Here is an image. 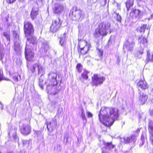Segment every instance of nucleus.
Masks as SVG:
<instances>
[{
  "mask_svg": "<svg viewBox=\"0 0 153 153\" xmlns=\"http://www.w3.org/2000/svg\"><path fill=\"white\" fill-rule=\"evenodd\" d=\"M118 113L119 110L117 108L103 107L99 114V119L105 126H110L117 118Z\"/></svg>",
  "mask_w": 153,
  "mask_h": 153,
  "instance_id": "obj_1",
  "label": "nucleus"
},
{
  "mask_svg": "<svg viewBox=\"0 0 153 153\" xmlns=\"http://www.w3.org/2000/svg\"><path fill=\"white\" fill-rule=\"evenodd\" d=\"M57 77L56 73L54 72H51L48 74V78L45 82L48 94L54 95L58 93L61 88L60 85L57 86Z\"/></svg>",
  "mask_w": 153,
  "mask_h": 153,
  "instance_id": "obj_2",
  "label": "nucleus"
},
{
  "mask_svg": "<svg viewBox=\"0 0 153 153\" xmlns=\"http://www.w3.org/2000/svg\"><path fill=\"white\" fill-rule=\"evenodd\" d=\"M111 26L110 23L107 22H103L100 23L98 27L95 30L94 35L96 38H98L100 36H106L109 30L110 33L111 31L110 29Z\"/></svg>",
  "mask_w": 153,
  "mask_h": 153,
  "instance_id": "obj_3",
  "label": "nucleus"
},
{
  "mask_svg": "<svg viewBox=\"0 0 153 153\" xmlns=\"http://www.w3.org/2000/svg\"><path fill=\"white\" fill-rule=\"evenodd\" d=\"M82 14V10L74 7L71 10L69 15L72 20L79 21L81 20Z\"/></svg>",
  "mask_w": 153,
  "mask_h": 153,
  "instance_id": "obj_4",
  "label": "nucleus"
},
{
  "mask_svg": "<svg viewBox=\"0 0 153 153\" xmlns=\"http://www.w3.org/2000/svg\"><path fill=\"white\" fill-rule=\"evenodd\" d=\"M31 34L28 36H25L27 37L26 47L33 48L37 43V39L33 35V34Z\"/></svg>",
  "mask_w": 153,
  "mask_h": 153,
  "instance_id": "obj_5",
  "label": "nucleus"
},
{
  "mask_svg": "<svg viewBox=\"0 0 153 153\" xmlns=\"http://www.w3.org/2000/svg\"><path fill=\"white\" fill-rule=\"evenodd\" d=\"M62 21L59 18L53 20L51 25L50 31L53 33L57 31L61 28Z\"/></svg>",
  "mask_w": 153,
  "mask_h": 153,
  "instance_id": "obj_6",
  "label": "nucleus"
},
{
  "mask_svg": "<svg viewBox=\"0 0 153 153\" xmlns=\"http://www.w3.org/2000/svg\"><path fill=\"white\" fill-rule=\"evenodd\" d=\"M134 45V39L130 37L128 38L124 44L123 48L126 49L128 51H132L133 50Z\"/></svg>",
  "mask_w": 153,
  "mask_h": 153,
  "instance_id": "obj_7",
  "label": "nucleus"
},
{
  "mask_svg": "<svg viewBox=\"0 0 153 153\" xmlns=\"http://www.w3.org/2000/svg\"><path fill=\"white\" fill-rule=\"evenodd\" d=\"M24 30L25 36L33 34V27L30 22L26 21L24 23Z\"/></svg>",
  "mask_w": 153,
  "mask_h": 153,
  "instance_id": "obj_8",
  "label": "nucleus"
},
{
  "mask_svg": "<svg viewBox=\"0 0 153 153\" xmlns=\"http://www.w3.org/2000/svg\"><path fill=\"white\" fill-rule=\"evenodd\" d=\"M20 131L21 133L24 135H27L31 131V128L30 125L27 123H24L19 126Z\"/></svg>",
  "mask_w": 153,
  "mask_h": 153,
  "instance_id": "obj_9",
  "label": "nucleus"
},
{
  "mask_svg": "<svg viewBox=\"0 0 153 153\" xmlns=\"http://www.w3.org/2000/svg\"><path fill=\"white\" fill-rule=\"evenodd\" d=\"M105 79L104 77L96 74H94L92 77L93 84L96 86L102 84Z\"/></svg>",
  "mask_w": 153,
  "mask_h": 153,
  "instance_id": "obj_10",
  "label": "nucleus"
},
{
  "mask_svg": "<svg viewBox=\"0 0 153 153\" xmlns=\"http://www.w3.org/2000/svg\"><path fill=\"white\" fill-rule=\"evenodd\" d=\"M31 48L25 47V58L28 62L33 61L34 56V53L31 50Z\"/></svg>",
  "mask_w": 153,
  "mask_h": 153,
  "instance_id": "obj_11",
  "label": "nucleus"
},
{
  "mask_svg": "<svg viewBox=\"0 0 153 153\" xmlns=\"http://www.w3.org/2000/svg\"><path fill=\"white\" fill-rule=\"evenodd\" d=\"M46 124L47 128L49 132L53 131L57 126L56 120L55 118L52 119L50 121L48 122L46 121Z\"/></svg>",
  "mask_w": 153,
  "mask_h": 153,
  "instance_id": "obj_12",
  "label": "nucleus"
},
{
  "mask_svg": "<svg viewBox=\"0 0 153 153\" xmlns=\"http://www.w3.org/2000/svg\"><path fill=\"white\" fill-rule=\"evenodd\" d=\"M136 140L135 137L134 135L131 136L120 138V143L121 144H129L131 142L134 143Z\"/></svg>",
  "mask_w": 153,
  "mask_h": 153,
  "instance_id": "obj_13",
  "label": "nucleus"
},
{
  "mask_svg": "<svg viewBox=\"0 0 153 153\" xmlns=\"http://www.w3.org/2000/svg\"><path fill=\"white\" fill-rule=\"evenodd\" d=\"M37 68L38 74H41L42 76L43 74L44 71V70L42 66L39 64H35L33 65L31 68L30 70L33 73L36 71V68Z\"/></svg>",
  "mask_w": 153,
  "mask_h": 153,
  "instance_id": "obj_14",
  "label": "nucleus"
},
{
  "mask_svg": "<svg viewBox=\"0 0 153 153\" xmlns=\"http://www.w3.org/2000/svg\"><path fill=\"white\" fill-rule=\"evenodd\" d=\"M148 131L149 133V139L153 145V121L150 120L148 124Z\"/></svg>",
  "mask_w": 153,
  "mask_h": 153,
  "instance_id": "obj_15",
  "label": "nucleus"
},
{
  "mask_svg": "<svg viewBox=\"0 0 153 153\" xmlns=\"http://www.w3.org/2000/svg\"><path fill=\"white\" fill-rule=\"evenodd\" d=\"M63 10V6L62 5L56 4L53 8V11L54 13L60 14L62 13Z\"/></svg>",
  "mask_w": 153,
  "mask_h": 153,
  "instance_id": "obj_16",
  "label": "nucleus"
},
{
  "mask_svg": "<svg viewBox=\"0 0 153 153\" xmlns=\"http://www.w3.org/2000/svg\"><path fill=\"white\" fill-rule=\"evenodd\" d=\"M138 42L139 43L141 48L144 49V48L147 46V40L146 39L141 36L139 38Z\"/></svg>",
  "mask_w": 153,
  "mask_h": 153,
  "instance_id": "obj_17",
  "label": "nucleus"
},
{
  "mask_svg": "<svg viewBox=\"0 0 153 153\" xmlns=\"http://www.w3.org/2000/svg\"><path fill=\"white\" fill-rule=\"evenodd\" d=\"M137 85L143 90L146 89L148 88L147 83L144 79L139 81L137 83Z\"/></svg>",
  "mask_w": 153,
  "mask_h": 153,
  "instance_id": "obj_18",
  "label": "nucleus"
},
{
  "mask_svg": "<svg viewBox=\"0 0 153 153\" xmlns=\"http://www.w3.org/2000/svg\"><path fill=\"white\" fill-rule=\"evenodd\" d=\"M141 14V12L138 9L133 8L130 13V16L132 17H137Z\"/></svg>",
  "mask_w": 153,
  "mask_h": 153,
  "instance_id": "obj_19",
  "label": "nucleus"
},
{
  "mask_svg": "<svg viewBox=\"0 0 153 153\" xmlns=\"http://www.w3.org/2000/svg\"><path fill=\"white\" fill-rule=\"evenodd\" d=\"M153 62V52L148 50L147 51V57L145 63L147 64L149 62Z\"/></svg>",
  "mask_w": 153,
  "mask_h": 153,
  "instance_id": "obj_20",
  "label": "nucleus"
},
{
  "mask_svg": "<svg viewBox=\"0 0 153 153\" xmlns=\"http://www.w3.org/2000/svg\"><path fill=\"white\" fill-rule=\"evenodd\" d=\"M140 96L139 97V100L142 104H144L148 99V96L146 94L143 93H140Z\"/></svg>",
  "mask_w": 153,
  "mask_h": 153,
  "instance_id": "obj_21",
  "label": "nucleus"
},
{
  "mask_svg": "<svg viewBox=\"0 0 153 153\" xmlns=\"http://www.w3.org/2000/svg\"><path fill=\"white\" fill-rule=\"evenodd\" d=\"M91 47V45H88L84 46L82 48H79L80 50V53L82 55H85L89 51V48Z\"/></svg>",
  "mask_w": 153,
  "mask_h": 153,
  "instance_id": "obj_22",
  "label": "nucleus"
},
{
  "mask_svg": "<svg viewBox=\"0 0 153 153\" xmlns=\"http://www.w3.org/2000/svg\"><path fill=\"white\" fill-rule=\"evenodd\" d=\"M38 9L37 8H33L30 13V17L31 19L33 20L35 19L38 14Z\"/></svg>",
  "mask_w": 153,
  "mask_h": 153,
  "instance_id": "obj_23",
  "label": "nucleus"
},
{
  "mask_svg": "<svg viewBox=\"0 0 153 153\" xmlns=\"http://www.w3.org/2000/svg\"><path fill=\"white\" fill-rule=\"evenodd\" d=\"M66 34L64 33L62 35H61L60 38H59V43L61 46H64L66 44L65 39Z\"/></svg>",
  "mask_w": 153,
  "mask_h": 153,
  "instance_id": "obj_24",
  "label": "nucleus"
},
{
  "mask_svg": "<svg viewBox=\"0 0 153 153\" xmlns=\"http://www.w3.org/2000/svg\"><path fill=\"white\" fill-rule=\"evenodd\" d=\"M104 144L105 146V148L110 150L114 148L115 146V145L112 144V142H104Z\"/></svg>",
  "mask_w": 153,
  "mask_h": 153,
  "instance_id": "obj_25",
  "label": "nucleus"
},
{
  "mask_svg": "<svg viewBox=\"0 0 153 153\" xmlns=\"http://www.w3.org/2000/svg\"><path fill=\"white\" fill-rule=\"evenodd\" d=\"M126 4L127 10L128 11L130 10V8L133 5L134 1L133 0H128L126 2Z\"/></svg>",
  "mask_w": 153,
  "mask_h": 153,
  "instance_id": "obj_26",
  "label": "nucleus"
},
{
  "mask_svg": "<svg viewBox=\"0 0 153 153\" xmlns=\"http://www.w3.org/2000/svg\"><path fill=\"white\" fill-rule=\"evenodd\" d=\"M14 49L16 53L19 54L21 53V48L19 43L16 42L14 43Z\"/></svg>",
  "mask_w": 153,
  "mask_h": 153,
  "instance_id": "obj_27",
  "label": "nucleus"
},
{
  "mask_svg": "<svg viewBox=\"0 0 153 153\" xmlns=\"http://www.w3.org/2000/svg\"><path fill=\"white\" fill-rule=\"evenodd\" d=\"M10 25H11L10 23L8 21V19L6 18V22L3 24V26H2L1 28V26H0V29H1V30H2L3 29H7L8 28Z\"/></svg>",
  "mask_w": 153,
  "mask_h": 153,
  "instance_id": "obj_28",
  "label": "nucleus"
},
{
  "mask_svg": "<svg viewBox=\"0 0 153 153\" xmlns=\"http://www.w3.org/2000/svg\"><path fill=\"white\" fill-rule=\"evenodd\" d=\"M3 35L7 39V40L8 42L7 46H8L10 41V32L8 31L4 32L3 33Z\"/></svg>",
  "mask_w": 153,
  "mask_h": 153,
  "instance_id": "obj_29",
  "label": "nucleus"
},
{
  "mask_svg": "<svg viewBox=\"0 0 153 153\" xmlns=\"http://www.w3.org/2000/svg\"><path fill=\"white\" fill-rule=\"evenodd\" d=\"M5 53L4 48L2 46H0V60H2Z\"/></svg>",
  "mask_w": 153,
  "mask_h": 153,
  "instance_id": "obj_30",
  "label": "nucleus"
},
{
  "mask_svg": "<svg viewBox=\"0 0 153 153\" xmlns=\"http://www.w3.org/2000/svg\"><path fill=\"white\" fill-rule=\"evenodd\" d=\"M143 48H141L140 50L137 51L136 53L135 54V56L136 58L140 59L141 57V55L143 53Z\"/></svg>",
  "mask_w": 153,
  "mask_h": 153,
  "instance_id": "obj_31",
  "label": "nucleus"
},
{
  "mask_svg": "<svg viewBox=\"0 0 153 153\" xmlns=\"http://www.w3.org/2000/svg\"><path fill=\"white\" fill-rule=\"evenodd\" d=\"M88 45L87 42L84 40H81L79 41L78 45V47L79 48H82L84 46Z\"/></svg>",
  "mask_w": 153,
  "mask_h": 153,
  "instance_id": "obj_32",
  "label": "nucleus"
},
{
  "mask_svg": "<svg viewBox=\"0 0 153 153\" xmlns=\"http://www.w3.org/2000/svg\"><path fill=\"white\" fill-rule=\"evenodd\" d=\"M22 143L24 146L27 147L29 146L31 143V140H22Z\"/></svg>",
  "mask_w": 153,
  "mask_h": 153,
  "instance_id": "obj_33",
  "label": "nucleus"
},
{
  "mask_svg": "<svg viewBox=\"0 0 153 153\" xmlns=\"http://www.w3.org/2000/svg\"><path fill=\"white\" fill-rule=\"evenodd\" d=\"M97 54L99 57V58L98 59V60H101L102 59V56L103 55V51L101 50H98L97 53Z\"/></svg>",
  "mask_w": 153,
  "mask_h": 153,
  "instance_id": "obj_34",
  "label": "nucleus"
},
{
  "mask_svg": "<svg viewBox=\"0 0 153 153\" xmlns=\"http://www.w3.org/2000/svg\"><path fill=\"white\" fill-rule=\"evenodd\" d=\"M88 72L87 71H85L82 74V76L83 78L85 79H87L88 76Z\"/></svg>",
  "mask_w": 153,
  "mask_h": 153,
  "instance_id": "obj_35",
  "label": "nucleus"
},
{
  "mask_svg": "<svg viewBox=\"0 0 153 153\" xmlns=\"http://www.w3.org/2000/svg\"><path fill=\"white\" fill-rule=\"evenodd\" d=\"M42 47L44 48L45 51H47L49 48V45L46 43H44L42 45Z\"/></svg>",
  "mask_w": 153,
  "mask_h": 153,
  "instance_id": "obj_36",
  "label": "nucleus"
},
{
  "mask_svg": "<svg viewBox=\"0 0 153 153\" xmlns=\"http://www.w3.org/2000/svg\"><path fill=\"white\" fill-rule=\"evenodd\" d=\"M34 135L37 137H43L41 135V132L40 131H34Z\"/></svg>",
  "mask_w": 153,
  "mask_h": 153,
  "instance_id": "obj_37",
  "label": "nucleus"
},
{
  "mask_svg": "<svg viewBox=\"0 0 153 153\" xmlns=\"http://www.w3.org/2000/svg\"><path fill=\"white\" fill-rule=\"evenodd\" d=\"M146 25H143L141 26L140 28L139 29V30L140 33L144 32L145 28L146 27Z\"/></svg>",
  "mask_w": 153,
  "mask_h": 153,
  "instance_id": "obj_38",
  "label": "nucleus"
},
{
  "mask_svg": "<svg viewBox=\"0 0 153 153\" xmlns=\"http://www.w3.org/2000/svg\"><path fill=\"white\" fill-rule=\"evenodd\" d=\"M76 69L79 73H80L82 71V66L80 64H78L76 66Z\"/></svg>",
  "mask_w": 153,
  "mask_h": 153,
  "instance_id": "obj_39",
  "label": "nucleus"
},
{
  "mask_svg": "<svg viewBox=\"0 0 153 153\" xmlns=\"http://www.w3.org/2000/svg\"><path fill=\"white\" fill-rule=\"evenodd\" d=\"M81 117L83 120H85L86 121V120L85 117V114L84 113V111L83 110H81Z\"/></svg>",
  "mask_w": 153,
  "mask_h": 153,
  "instance_id": "obj_40",
  "label": "nucleus"
},
{
  "mask_svg": "<svg viewBox=\"0 0 153 153\" xmlns=\"http://www.w3.org/2000/svg\"><path fill=\"white\" fill-rule=\"evenodd\" d=\"M54 149H56L58 151H60L61 150V146L60 145L58 144L56 147H54Z\"/></svg>",
  "mask_w": 153,
  "mask_h": 153,
  "instance_id": "obj_41",
  "label": "nucleus"
},
{
  "mask_svg": "<svg viewBox=\"0 0 153 153\" xmlns=\"http://www.w3.org/2000/svg\"><path fill=\"white\" fill-rule=\"evenodd\" d=\"M117 20L119 22H120L121 20V17L120 15L119 14H117Z\"/></svg>",
  "mask_w": 153,
  "mask_h": 153,
  "instance_id": "obj_42",
  "label": "nucleus"
},
{
  "mask_svg": "<svg viewBox=\"0 0 153 153\" xmlns=\"http://www.w3.org/2000/svg\"><path fill=\"white\" fill-rule=\"evenodd\" d=\"M57 103V101L56 100L52 101L51 102V105L54 107H55V105Z\"/></svg>",
  "mask_w": 153,
  "mask_h": 153,
  "instance_id": "obj_43",
  "label": "nucleus"
},
{
  "mask_svg": "<svg viewBox=\"0 0 153 153\" xmlns=\"http://www.w3.org/2000/svg\"><path fill=\"white\" fill-rule=\"evenodd\" d=\"M16 0H6L7 2L8 3H12L16 1Z\"/></svg>",
  "mask_w": 153,
  "mask_h": 153,
  "instance_id": "obj_44",
  "label": "nucleus"
},
{
  "mask_svg": "<svg viewBox=\"0 0 153 153\" xmlns=\"http://www.w3.org/2000/svg\"><path fill=\"white\" fill-rule=\"evenodd\" d=\"M87 114L88 117H91L92 116V114L90 112H87Z\"/></svg>",
  "mask_w": 153,
  "mask_h": 153,
  "instance_id": "obj_45",
  "label": "nucleus"
},
{
  "mask_svg": "<svg viewBox=\"0 0 153 153\" xmlns=\"http://www.w3.org/2000/svg\"><path fill=\"white\" fill-rule=\"evenodd\" d=\"M39 85L41 88L43 89V85L41 82V79H39Z\"/></svg>",
  "mask_w": 153,
  "mask_h": 153,
  "instance_id": "obj_46",
  "label": "nucleus"
},
{
  "mask_svg": "<svg viewBox=\"0 0 153 153\" xmlns=\"http://www.w3.org/2000/svg\"><path fill=\"white\" fill-rule=\"evenodd\" d=\"M2 73L1 71L0 70V80H1L2 78Z\"/></svg>",
  "mask_w": 153,
  "mask_h": 153,
  "instance_id": "obj_47",
  "label": "nucleus"
},
{
  "mask_svg": "<svg viewBox=\"0 0 153 153\" xmlns=\"http://www.w3.org/2000/svg\"><path fill=\"white\" fill-rule=\"evenodd\" d=\"M120 58L119 56H118L117 62V63L118 64H119L120 62Z\"/></svg>",
  "mask_w": 153,
  "mask_h": 153,
  "instance_id": "obj_48",
  "label": "nucleus"
},
{
  "mask_svg": "<svg viewBox=\"0 0 153 153\" xmlns=\"http://www.w3.org/2000/svg\"><path fill=\"white\" fill-rule=\"evenodd\" d=\"M13 79L14 80H15V81H18V78L17 76H14L13 77Z\"/></svg>",
  "mask_w": 153,
  "mask_h": 153,
  "instance_id": "obj_49",
  "label": "nucleus"
},
{
  "mask_svg": "<svg viewBox=\"0 0 153 153\" xmlns=\"http://www.w3.org/2000/svg\"><path fill=\"white\" fill-rule=\"evenodd\" d=\"M0 107L1 109H2L3 108V105L1 102H0Z\"/></svg>",
  "mask_w": 153,
  "mask_h": 153,
  "instance_id": "obj_50",
  "label": "nucleus"
},
{
  "mask_svg": "<svg viewBox=\"0 0 153 153\" xmlns=\"http://www.w3.org/2000/svg\"><path fill=\"white\" fill-rule=\"evenodd\" d=\"M150 114L152 116H153V110L150 111Z\"/></svg>",
  "mask_w": 153,
  "mask_h": 153,
  "instance_id": "obj_51",
  "label": "nucleus"
},
{
  "mask_svg": "<svg viewBox=\"0 0 153 153\" xmlns=\"http://www.w3.org/2000/svg\"><path fill=\"white\" fill-rule=\"evenodd\" d=\"M102 153H109L106 152H105V151L104 150H102Z\"/></svg>",
  "mask_w": 153,
  "mask_h": 153,
  "instance_id": "obj_52",
  "label": "nucleus"
},
{
  "mask_svg": "<svg viewBox=\"0 0 153 153\" xmlns=\"http://www.w3.org/2000/svg\"><path fill=\"white\" fill-rule=\"evenodd\" d=\"M104 0V3H105V4L106 3V2L107 0Z\"/></svg>",
  "mask_w": 153,
  "mask_h": 153,
  "instance_id": "obj_53",
  "label": "nucleus"
},
{
  "mask_svg": "<svg viewBox=\"0 0 153 153\" xmlns=\"http://www.w3.org/2000/svg\"><path fill=\"white\" fill-rule=\"evenodd\" d=\"M15 36H16V37H19V36L18 35L16 34Z\"/></svg>",
  "mask_w": 153,
  "mask_h": 153,
  "instance_id": "obj_54",
  "label": "nucleus"
},
{
  "mask_svg": "<svg viewBox=\"0 0 153 153\" xmlns=\"http://www.w3.org/2000/svg\"><path fill=\"white\" fill-rule=\"evenodd\" d=\"M151 18L153 19V13L151 15Z\"/></svg>",
  "mask_w": 153,
  "mask_h": 153,
  "instance_id": "obj_55",
  "label": "nucleus"
},
{
  "mask_svg": "<svg viewBox=\"0 0 153 153\" xmlns=\"http://www.w3.org/2000/svg\"><path fill=\"white\" fill-rule=\"evenodd\" d=\"M27 66L28 68L29 67L28 62H27Z\"/></svg>",
  "mask_w": 153,
  "mask_h": 153,
  "instance_id": "obj_56",
  "label": "nucleus"
},
{
  "mask_svg": "<svg viewBox=\"0 0 153 153\" xmlns=\"http://www.w3.org/2000/svg\"><path fill=\"white\" fill-rule=\"evenodd\" d=\"M0 153H1V152H0Z\"/></svg>",
  "mask_w": 153,
  "mask_h": 153,
  "instance_id": "obj_57",
  "label": "nucleus"
}]
</instances>
